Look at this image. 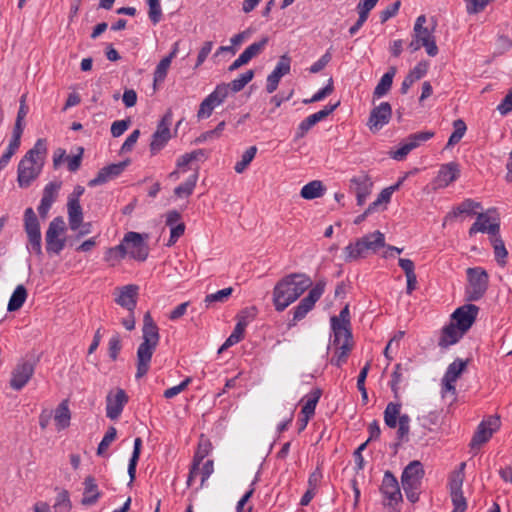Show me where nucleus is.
Instances as JSON below:
<instances>
[{
    "instance_id": "obj_1",
    "label": "nucleus",
    "mask_w": 512,
    "mask_h": 512,
    "mask_svg": "<svg viewBox=\"0 0 512 512\" xmlns=\"http://www.w3.org/2000/svg\"><path fill=\"white\" fill-rule=\"evenodd\" d=\"M311 286V278L304 273H291L284 276L273 288L272 302L275 310L283 312Z\"/></svg>"
},
{
    "instance_id": "obj_2",
    "label": "nucleus",
    "mask_w": 512,
    "mask_h": 512,
    "mask_svg": "<svg viewBox=\"0 0 512 512\" xmlns=\"http://www.w3.org/2000/svg\"><path fill=\"white\" fill-rule=\"evenodd\" d=\"M160 340L159 329L149 312H146L143 319L142 342L136 354V379L144 377L150 368L152 356Z\"/></svg>"
},
{
    "instance_id": "obj_3",
    "label": "nucleus",
    "mask_w": 512,
    "mask_h": 512,
    "mask_svg": "<svg viewBox=\"0 0 512 512\" xmlns=\"http://www.w3.org/2000/svg\"><path fill=\"white\" fill-rule=\"evenodd\" d=\"M47 155L46 139L40 138L33 148L28 150L20 160L17 170V181L21 188H27L39 176Z\"/></svg>"
},
{
    "instance_id": "obj_4",
    "label": "nucleus",
    "mask_w": 512,
    "mask_h": 512,
    "mask_svg": "<svg viewBox=\"0 0 512 512\" xmlns=\"http://www.w3.org/2000/svg\"><path fill=\"white\" fill-rule=\"evenodd\" d=\"M385 247V236L380 231H374L358 238L344 248L345 262H354L366 258L370 252L376 253Z\"/></svg>"
},
{
    "instance_id": "obj_5",
    "label": "nucleus",
    "mask_w": 512,
    "mask_h": 512,
    "mask_svg": "<svg viewBox=\"0 0 512 512\" xmlns=\"http://www.w3.org/2000/svg\"><path fill=\"white\" fill-rule=\"evenodd\" d=\"M468 285L465 289V297L468 301L480 300L488 289L489 276L481 267L467 269Z\"/></svg>"
},
{
    "instance_id": "obj_6",
    "label": "nucleus",
    "mask_w": 512,
    "mask_h": 512,
    "mask_svg": "<svg viewBox=\"0 0 512 512\" xmlns=\"http://www.w3.org/2000/svg\"><path fill=\"white\" fill-rule=\"evenodd\" d=\"M24 230L27 234V249L34 252L37 256H42V239L40 223L34 212L29 207L24 212Z\"/></svg>"
},
{
    "instance_id": "obj_7",
    "label": "nucleus",
    "mask_w": 512,
    "mask_h": 512,
    "mask_svg": "<svg viewBox=\"0 0 512 512\" xmlns=\"http://www.w3.org/2000/svg\"><path fill=\"white\" fill-rule=\"evenodd\" d=\"M326 286L325 280H319L310 289L308 295L304 297L299 304L293 309L292 322L288 324L289 327L296 325V323L306 317V315L314 308L316 302L321 298Z\"/></svg>"
},
{
    "instance_id": "obj_8",
    "label": "nucleus",
    "mask_w": 512,
    "mask_h": 512,
    "mask_svg": "<svg viewBox=\"0 0 512 512\" xmlns=\"http://www.w3.org/2000/svg\"><path fill=\"white\" fill-rule=\"evenodd\" d=\"M427 22V18L425 15H420L417 17L412 37L417 38L424 44V48L429 56L434 57L438 54V47L436 45V40L434 36V31L436 28V21L433 20V24L431 27L424 26Z\"/></svg>"
},
{
    "instance_id": "obj_9",
    "label": "nucleus",
    "mask_w": 512,
    "mask_h": 512,
    "mask_svg": "<svg viewBox=\"0 0 512 512\" xmlns=\"http://www.w3.org/2000/svg\"><path fill=\"white\" fill-rule=\"evenodd\" d=\"M65 231V222L62 217L54 218L48 226L45 234L46 250L48 253L58 255L65 247V239L62 237Z\"/></svg>"
},
{
    "instance_id": "obj_10",
    "label": "nucleus",
    "mask_w": 512,
    "mask_h": 512,
    "mask_svg": "<svg viewBox=\"0 0 512 512\" xmlns=\"http://www.w3.org/2000/svg\"><path fill=\"white\" fill-rule=\"evenodd\" d=\"M172 119V111L168 110L159 121L150 142V152L152 155H156L161 151L171 139L170 125L172 123Z\"/></svg>"
},
{
    "instance_id": "obj_11",
    "label": "nucleus",
    "mask_w": 512,
    "mask_h": 512,
    "mask_svg": "<svg viewBox=\"0 0 512 512\" xmlns=\"http://www.w3.org/2000/svg\"><path fill=\"white\" fill-rule=\"evenodd\" d=\"M500 427V418L498 416H490L488 419L483 420L477 427L470 447L472 450L479 449L484 443H486Z\"/></svg>"
},
{
    "instance_id": "obj_12",
    "label": "nucleus",
    "mask_w": 512,
    "mask_h": 512,
    "mask_svg": "<svg viewBox=\"0 0 512 512\" xmlns=\"http://www.w3.org/2000/svg\"><path fill=\"white\" fill-rule=\"evenodd\" d=\"M479 307L474 304H465L457 308L452 316L451 322L466 333L475 322Z\"/></svg>"
},
{
    "instance_id": "obj_13",
    "label": "nucleus",
    "mask_w": 512,
    "mask_h": 512,
    "mask_svg": "<svg viewBox=\"0 0 512 512\" xmlns=\"http://www.w3.org/2000/svg\"><path fill=\"white\" fill-rule=\"evenodd\" d=\"M124 243H126L131 258L137 261H145L147 259L149 248L141 234L137 232L126 233Z\"/></svg>"
},
{
    "instance_id": "obj_14",
    "label": "nucleus",
    "mask_w": 512,
    "mask_h": 512,
    "mask_svg": "<svg viewBox=\"0 0 512 512\" xmlns=\"http://www.w3.org/2000/svg\"><path fill=\"white\" fill-rule=\"evenodd\" d=\"M128 400L126 392L121 388H118L114 393L109 392L106 397V416L111 420L118 419Z\"/></svg>"
},
{
    "instance_id": "obj_15",
    "label": "nucleus",
    "mask_w": 512,
    "mask_h": 512,
    "mask_svg": "<svg viewBox=\"0 0 512 512\" xmlns=\"http://www.w3.org/2000/svg\"><path fill=\"white\" fill-rule=\"evenodd\" d=\"M391 116V105L388 102H382L371 110L367 125L372 132H377L389 123Z\"/></svg>"
},
{
    "instance_id": "obj_16",
    "label": "nucleus",
    "mask_w": 512,
    "mask_h": 512,
    "mask_svg": "<svg viewBox=\"0 0 512 512\" xmlns=\"http://www.w3.org/2000/svg\"><path fill=\"white\" fill-rule=\"evenodd\" d=\"M139 287L135 284H129L122 287H117L114 294L115 302L124 308L126 311L136 309Z\"/></svg>"
},
{
    "instance_id": "obj_17",
    "label": "nucleus",
    "mask_w": 512,
    "mask_h": 512,
    "mask_svg": "<svg viewBox=\"0 0 512 512\" xmlns=\"http://www.w3.org/2000/svg\"><path fill=\"white\" fill-rule=\"evenodd\" d=\"M34 374V364L30 361L19 362L12 371L10 386L14 390H21Z\"/></svg>"
},
{
    "instance_id": "obj_18",
    "label": "nucleus",
    "mask_w": 512,
    "mask_h": 512,
    "mask_svg": "<svg viewBox=\"0 0 512 512\" xmlns=\"http://www.w3.org/2000/svg\"><path fill=\"white\" fill-rule=\"evenodd\" d=\"M381 492L388 500V505L393 506L402 501V494L396 477L390 471H386L383 476Z\"/></svg>"
},
{
    "instance_id": "obj_19",
    "label": "nucleus",
    "mask_w": 512,
    "mask_h": 512,
    "mask_svg": "<svg viewBox=\"0 0 512 512\" xmlns=\"http://www.w3.org/2000/svg\"><path fill=\"white\" fill-rule=\"evenodd\" d=\"M339 105L340 102L338 101L335 104L327 105L322 110L309 115L299 124L295 138H303L314 125L329 116Z\"/></svg>"
},
{
    "instance_id": "obj_20",
    "label": "nucleus",
    "mask_w": 512,
    "mask_h": 512,
    "mask_svg": "<svg viewBox=\"0 0 512 512\" xmlns=\"http://www.w3.org/2000/svg\"><path fill=\"white\" fill-rule=\"evenodd\" d=\"M290 69L291 58L287 54H284L280 57L274 70L267 77L266 91L273 93L277 89L280 79L289 74Z\"/></svg>"
},
{
    "instance_id": "obj_21",
    "label": "nucleus",
    "mask_w": 512,
    "mask_h": 512,
    "mask_svg": "<svg viewBox=\"0 0 512 512\" xmlns=\"http://www.w3.org/2000/svg\"><path fill=\"white\" fill-rule=\"evenodd\" d=\"M128 161L113 163L101 168L97 176L88 182V186L96 187L118 177L127 167Z\"/></svg>"
},
{
    "instance_id": "obj_22",
    "label": "nucleus",
    "mask_w": 512,
    "mask_h": 512,
    "mask_svg": "<svg viewBox=\"0 0 512 512\" xmlns=\"http://www.w3.org/2000/svg\"><path fill=\"white\" fill-rule=\"evenodd\" d=\"M496 213L495 208L488 209L486 213H478L476 221L472 224L469 229V236H473L478 232L485 233L487 232L490 235L496 236L499 234L500 224L498 222L491 223L487 225L489 222V214Z\"/></svg>"
},
{
    "instance_id": "obj_23",
    "label": "nucleus",
    "mask_w": 512,
    "mask_h": 512,
    "mask_svg": "<svg viewBox=\"0 0 512 512\" xmlns=\"http://www.w3.org/2000/svg\"><path fill=\"white\" fill-rule=\"evenodd\" d=\"M351 188L354 190L357 198V204L362 206L367 197L371 193L373 183L368 174L362 172L361 174L354 176L351 180Z\"/></svg>"
},
{
    "instance_id": "obj_24",
    "label": "nucleus",
    "mask_w": 512,
    "mask_h": 512,
    "mask_svg": "<svg viewBox=\"0 0 512 512\" xmlns=\"http://www.w3.org/2000/svg\"><path fill=\"white\" fill-rule=\"evenodd\" d=\"M460 176L459 164L449 162L441 165L438 174L434 180L436 187L445 188L452 182L456 181Z\"/></svg>"
},
{
    "instance_id": "obj_25",
    "label": "nucleus",
    "mask_w": 512,
    "mask_h": 512,
    "mask_svg": "<svg viewBox=\"0 0 512 512\" xmlns=\"http://www.w3.org/2000/svg\"><path fill=\"white\" fill-rule=\"evenodd\" d=\"M334 338L332 346L336 350L342 352V355H349L353 348L352 333L350 329L339 328L338 325L334 327Z\"/></svg>"
},
{
    "instance_id": "obj_26",
    "label": "nucleus",
    "mask_w": 512,
    "mask_h": 512,
    "mask_svg": "<svg viewBox=\"0 0 512 512\" xmlns=\"http://www.w3.org/2000/svg\"><path fill=\"white\" fill-rule=\"evenodd\" d=\"M60 187L61 184L56 182H50L44 187L42 199L38 206V212L42 218L47 216L52 204L57 199Z\"/></svg>"
},
{
    "instance_id": "obj_27",
    "label": "nucleus",
    "mask_w": 512,
    "mask_h": 512,
    "mask_svg": "<svg viewBox=\"0 0 512 512\" xmlns=\"http://www.w3.org/2000/svg\"><path fill=\"white\" fill-rule=\"evenodd\" d=\"M423 465L420 461L414 460L410 462L403 470L401 475L402 485H421V479L424 476Z\"/></svg>"
},
{
    "instance_id": "obj_28",
    "label": "nucleus",
    "mask_w": 512,
    "mask_h": 512,
    "mask_svg": "<svg viewBox=\"0 0 512 512\" xmlns=\"http://www.w3.org/2000/svg\"><path fill=\"white\" fill-rule=\"evenodd\" d=\"M464 332L452 322L445 325L441 330L438 345L441 348H448L451 345L456 344L463 336Z\"/></svg>"
},
{
    "instance_id": "obj_29",
    "label": "nucleus",
    "mask_w": 512,
    "mask_h": 512,
    "mask_svg": "<svg viewBox=\"0 0 512 512\" xmlns=\"http://www.w3.org/2000/svg\"><path fill=\"white\" fill-rule=\"evenodd\" d=\"M462 485L460 474L456 476L455 480L449 481L450 496L454 505L453 510L456 512H464L467 508V502L462 492Z\"/></svg>"
},
{
    "instance_id": "obj_30",
    "label": "nucleus",
    "mask_w": 512,
    "mask_h": 512,
    "mask_svg": "<svg viewBox=\"0 0 512 512\" xmlns=\"http://www.w3.org/2000/svg\"><path fill=\"white\" fill-rule=\"evenodd\" d=\"M84 492L81 503L85 506L94 505L101 497V492L98 489L96 480L93 476L89 475L84 479Z\"/></svg>"
},
{
    "instance_id": "obj_31",
    "label": "nucleus",
    "mask_w": 512,
    "mask_h": 512,
    "mask_svg": "<svg viewBox=\"0 0 512 512\" xmlns=\"http://www.w3.org/2000/svg\"><path fill=\"white\" fill-rule=\"evenodd\" d=\"M209 443H202L200 442L198 445V449L193 457V462L190 468V472L187 479V485L191 486L192 482L194 481L195 477L198 475L199 466L203 459L208 455L209 453Z\"/></svg>"
},
{
    "instance_id": "obj_32",
    "label": "nucleus",
    "mask_w": 512,
    "mask_h": 512,
    "mask_svg": "<svg viewBox=\"0 0 512 512\" xmlns=\"http://www.w3.org/2000/svg\"><path fill=\"white\" fill-rule=\"evenodd\" d=\"M248 325V321L244 319V316H241V318L238 320L237 324L234 327L233 332L231 335L226 339V341L223 343V345L218 350V353L223 352L224 350L228 349L229 347L237 344L239 341L242 340L244 337V331L246 326Z\"/></svg>"
},
{
    "instance_id": "obj_33",
    "label": "nucleus",
    "mask_w": 512,
    "mask_h": 512,
    "mask_svg": "<svg viewBox=\"0 0 512 512\" xmlns=\"http://www.w3.org/2000/svg\"><path fill=\"white\" fill-rule=\"evenodd\" d=\"M481 208V203L474 201L473 199H465L458 206H456L450 213L445 216L443 226L446 225V222L455 218L461 214L471 215L473 214L475 209Z\"/></svg>"
},
{
    "instance_id": "obj_34",
    "label": "nucleus",
    "mask_w": 512,
    "mask_h": 512,
    "mask_svg": "<svg viewBox=\"0 0 512 512\" xmlns=\"http://www.w3.org/2000/svg\"><path fill=\"white\" fill-rule=\"evenodd\" d=\"M68 222L71 230L75 231L81 227L83 212L80 202H67Z\"/></svg>"
},
{
    "instance_id": "obj_35",
    "label": "nucleus",
    "mask_w": 512,
    "mask_h": 512,
    "mask_svg": "<svg viewBox=\"0 0 512 512\" xmlns=\"http://www.w3.org/2000/svg\"><path fill=\"white\" fill-rule=\"evenodd\" d=\"M325 191L326 188L320 180H313L302 187L300 196L306 200H313L322 197Z\"/></svg>"
},
{
    "instance_id": "obj_36",
    "label": "nucleus",
    "mask_w": 512,
    "mask_h": 512,
    "mask_svg": "<svg viewBox=\"0 0 512 512\" xmlns=\"http://www.w3.org/2000/svg\"><path fill=\"white\" fill-rule=\"evenodd\" d=\"M54 420L57 430H63L70 425L71 412L69 410L68 401L63 400L56 408Z\"/></svg>"
},
{
    "instance_id": "obj_37",
    "label": "nucleus",
    "mask_w": 512,
    "mask_h": 512,
    "mask_svg": "<svg viewBox=\"0 0 512 512\" xmlns=\"http://www.w3.org/2000/svg\"><path fill=\"white\" fill-rule=\"evenodd\" d=\"M269 38L264 36L258 42H254L249 45L239 56L241 57V61L247 64L251 59L258 56L263 52L266 45L268 44Z\"/></svg>"
},
{
    "instance_id": "obj_38",
    "label": "nucleus",
    "mask_w": 512,
    "mask_h": 512,
    "mask_svg": "<svg viewBox=\"0 0 512 512\" xmlns=\"http://www.w3.org/2000/svg\"><path fill=\"white\" fill-rule=\"evenodd\" d=\"M396 68L391 67L380 79L379 83L374 89L373 96L380 98L388 93L393 83V77L395 76Z\"/></svg>"
},
{
    "instance_id": "obj_39",
    "label": "nucleus",
    "mask_w": 512,
    "mask_h": 512,
    "mask_svg": "<svg viewBox=\"0 0 512 512\" xmlns=\"http://www.w3.org/2000/svg\"><path fill=\"white\" fill-rule=\"evenodd\" d=\"M492 246H493V252L496 262L500 267H505L507 264V257H508V251L505 247L504 241L502 238L497 234L494 236V238L491 240Z\"/></svg>"
},
{
    "instance_id": "obj_40",
    "label": "nucleus",
    "mask_w": 512,
    "mask_h": 512,
    "mask_svg": "<svg viewBox=\"0 0 512 512\" xmlns=\"http://www.w3.org/2000/svg\"><path fill=\"white\" fill-rule=\"evenodd\" d=\"M321 394L322 391L319 388H316L306 396L305 403L301 409L302 416L312 417L315 414V409Z\"/></svg>"
},
{
    "instance_id": "obj_41",
    "label": "nucleus",
    "mask_w": 512,
    "mask_h": 512,
    "mask_svg": "<svg viewBox=\"0 0 512 512\" xmlns=\"http://www.w3.org/2000/svg\"><path fill=\"white\" fill-rule=\"evenodd\" d=\"M401 404L399 402H390L384 410V422L389 428H395L399 421Z\"/></svg>"
},
{
    "instance_id": "obj_42",
    "label": "nucleus",
    "mask_w": 512,
    "mask_h": 512,
    "mask_svg": "<svg viewBox=\"0 0 512 512\" xmlns=\"http://www.w3.org/2000/svg\"><path fill=\"white\" fill-rule=\"evenodd\" d=\"M27 298V290L23 285H18L13 294L10 297L9 303H8V311H17L19 310Z\"/></svg>"
},
{
    "instance_id": "obj_43",
    "label": "nucleus",
    "mask_w": 512,
    "mask_h": 512,
    "mask_svg": "<svg viewBox=\"0 0 512 512\" xmlns=\"http://www.w3.org/2000/svg\"><path fill=\"white\" fill-rule=\"evenodd\" d=\"M198 177V171H195L183 184L174 189V194L179 198L190 196L197 184Z\"/></svg>"
},
{
    "instance_id": "obj_44",
    "label": "nucleus",
    "mask_w": 512,
    "mask_h": 512,
    "mask_svg": "<svg viewBox=\"0 0 512 512\" xmlns=\"http://www.w3.org/2000/svg\"><path fill=\"white\" fill-rule=\"evenodd\" d=\"M410 371V363H406L405 365L396 364L395 369L392 373V379L390 382L391 390L396 399L399 398V383L402 381L403 372Z\"/></svg>"
},
{
    "instance_id": "obj_45",
    "label": "nucleus",
    "mask_w": 512,
    "mask_h": 512,
    "mask_svg": "<svg viewBox=\"0 0 512 512\" xmlns=\"http://www.w3.org/2000/svg\"><path fill=\"white\" fill-rule=\"evenodd\" d=\"M141 446H142V439L137 437L134 440V449H133V453H132V456L130 458L129 465H128V474H129V478H130L129 485H131L134 482L135 477H136V466H137V463H138V460L140 457Z\"/></svg>"
},
{
    "instance_id": "obj_46",
    "label": "nucleus",
    "mask_w": 512,
    "mask_h": 512,
    "mask_svg": "<svg viewBox=\"0 0 512 512\" xmlns=\"http://www.w3.org/2000/svg\"><path fill=\"white\" fill-rule=\"evenodd\" d=\"M233 292L232 287L224 288L215 293H211L206 295L204 298V303L206 308H210L214 303H224L228 300Z\"/></svg>"
},
{
    "instance_id": "obj_47",
    "label": "nucleus",
    "mask_w": 512,
    "mask_h": 512,
    "mask_svg": "<svg viewBox=\"0 0 512 512\" xmlns=\"http://www.w3.org/2000/svg\"><path fill=\"white\" fill-rule=\"evenodd\" d=\"M468 361L462 359H456L447 368L444 377H447L449 381H457L462 372L467 367Z\"/></svg>"
},
{
    "instance_id": "obj_48",
    "label": "nucleus",
    "mask_w": 512,
    "mask_h": 512,
    "mask_svg": "<svg viewBox=\"0 0 512 512\" xmlns=\"http://www.w3.org/2000/svg\"><path fill=\"white\" fill-rule=\"evenodd\" d=\"M454 131L450 135L446 148L452 147L460 142V140L465 135L467 130V126L462 119H457L453 122Z\"/></svg>"
},
{
    "instance_id": "obj_49",
    "label": "nucleus",
    "mask_w": 512,
    "mask_h": 512,
    "mask_svg": "<svg viewBox=\"0 0 512 512\" xmlns=\"http://www.w3.org/2000/svg\"><path fill=\"white\" fill-rule=\"evenodd\" d=\"M257 153V147L256 146H251L249 147L241 156V160L238 161L235 166H234V170L237 172V173H243L246 168L249 166V164L252 162V160L254 159L255 155Z\"/></svg>"
},
{
    "instance_id": "obj_50",
    "label": "nucleus",
    "mask_w": 512,
    "mask_h": 512,
    "mask_svg": "<svg viewBox=\"0 0 512 512\" xmlns=\"http://www.w3.org/2000/svg\"><path fill=\"white\" fill-rule=\"evenodd\" d=\"M254 77L253 70H247L245 73L241 74L238 78L232 80L229 85V90L231 89L233 92L241 91Z\"/></svg>"
},
{
    "instance_id": "obj_51",
    "label": "nucleus",
    "mask_w": 512,
    "mask_h": 512,
    "mask_svg": "<svg viewBox=\"0 0 512 512\" xmlns=\"http://www.w3.org/2000/svg\"><path fill=\"white\" fill-rule=\"evenodd\" d=\"M336 324H338L339 328L350 329V312L349 307L346 305L341 311L339 316L331 317V328L334 332V327L336 328Z\"/></svg>"
},
{
    "instance_id": "obj_52",
    "label": "nucleus",
    "mask_w": 512,
    "mask_h": 512,
    "mask_svg": "<svg viewBox=\"0 0 512 512\" xmlns=\"http://www.w3.org/2000/svg\"><path fill=\"white\" fill-rule=\"evenodd\" d=\"M116 436H117L116 428L109 427L108 430L106 431L103 439L101 440V442L98 445L97 454L103 455L107 451V449L109 448L111 443L116 439Z\"/></svg>"
},
{
    "instance_id": "obj_53",
    "label": "nucleus",
    "mask_w": 512,
    "mask_h": 512,
    "mask_svg": "<svg viewBox=\"0 0 512 512\" xmlns=\"http://www.w3.org/2000/svg\"><path fill=\"white\" fill-rule=\"evenodd\" d=\"M54 507L61 512H69L71 510L72 504L67 490L63 489L58 493Z\"/></svg>"
},
{
    "instance_id": "obj_54",
    "label": "nucleus",
    "mask_w": 512,
    "mask_h": 512,
    "mask_svg": "<svg viewBox=\"0 0 512 512\" xmlns=\"http://www.w3.org/2000/svg\"><path fill=\"white\" fill-rule=\"evenodd\" d=\"M258 481V477L256 476L254 480L251 483L250 489L242 496V498L238 501L236 510L237 512H251L252 506H249L245 508L246 503L249 501V499L252 497V495L255 492V484Z\"/></svg>"
},
{
    "instance_id": "obj_55",
    "label": "nucleus",
    "mask_w": 512,
    "mask_h": 512,
    "mask_svg": "<svg viewBox=\"0 0 512 512\" xmlns=\"http://www.w3.org/2000/svg\"><path fill=\"white\" fill-rule=\"evenodd\" d=\"M334 91L333 80L330 78L327 85L315 93L310 99L303 100V103L309 104L323 100Z\"/></svg>"
},
{
    "instance_id": "obj_56",
    "label": "nucleus",
    "mask_w": 512,
    "mask_h": 512,
    "mask_svg": "<svg viewBox=\"0 0 512 512\" xmlns=\"http://www.w3.org/2000/svg\"><path fill=\"white\" fill-rule=\"evenodd\" d=\"M171 65V62L168 58H163L154 71V83L163 82L166 78L168 69Z\"/></svg>"
},
{
    "instance_id": "obj_57",
    "label": "nucleus",
    "mask_w": 512,
    "mask_h": 512,
    "mask_svg": "<svg viewBox=\"0 0 512 512\" xmlns=\"http://www.w3.org/2000/svg\"><path fill=\"white\" fill-rule=\"evenodd\" d=\"M122 349L121 337L118 333L114 334L108 343V353L109 357L115 361L118 358V355Z\"/></svg>"
},
{
    "instance_id": "obj_58",
    "label": "nucleus",
    "mask_w": 512,
    "mask_h": 512,
    "mask_svg": "<svg viewBox=\"0 0 512 512\" xmlns=\"http://www.w3.org/2000/svg\"><path fill=\"white\" fill-rule=\"evenodd\" d=\"M413 149H415V144L410 143L408 139H406L398 149L390 152V156L393 159L400 161L403 160Z\"/></svg>"
},
{
    "instance_id": "obj_59",
    "label": "nucleus",
    "mask_w": 512,
    "mask_h": 512,
    "mask_svg": "<svg viewBox=\"0 0 512 512\" xmlns=\"http://www.w3.org/2000/svg\"><path fill=\"white\" fill-rule=\"evenodd\" d=\"M147 3L149 6V19L152 21L153 24L159 23L162 18V10L159 0H147Z\"/></svg>"
},
{
    "instance_id": "obj_60",
    "label": "nucleus",
    "mask_w": 512,
    "mask_h": 512,
    "mask_svg": "<svg viewBox=\"0 0 512 512\" xmlns=\"http://www.w3.org/2000/svg\"><path fill=\"white\" fill-rule=\"evenodd\" d=\"M25 123L21 120H15V124L12 131V137L9 144L19 148L21 144V137L24 131Z\"/></svg>"
},
{
    "instance_id": "obj_61",
    "label": "nucleus",
    "mask_w": 512,
    "mask_h": 512,
    "mask_svg": "<svg viewBox=\"0 0 512 512\" xmlns=\"http://www.w3.org/2000/svg\"><path fill=\"white\" fill-rule=\"evenodd\" d=\"M228 94L229 85H226V83H221L216 86L214 91L210 93L209 96L213 98L216 101V103H219L221 105L228 97Z\"/></svg>"
},
{
    "instance_id": "obj_62",
    "label": "nucleus",
    "mask_w": 512,
    "mask_h": 512,
    "mask_svg": "<svg viewBox=\"0 0 512 512\" xmlns=\"http://www.w3.org/2000/svg\"><path fill=\"white\" fill-rule=\"evenodd\" d=\"M468 14H477L485 9L489 0H465Z\"/></svg>"
},
{
    "instance_id": "obj_63",
    "label": "nucleus",
    "mask_w": 512,
    "mask_h": 512,
    "mask_svg": "<svg viewBox=\"0 0 512 512\" xmlns=\"http://www.w3.org/2000/svg\"><path fill=\"white\" fill-rule=\"evenodd\" d=\"M434 136V132L432 131H420L413 133L407 137L410 143L415 144V148H417L421 143L428 141Z\"/></svg>"
},
{
    "instance_id": "obj_64",
    "label": "nucleus",
    "mask_w": 512,
    "mask_h": 512,
    "mask_svg": "<svg viewBox=\"0 0 512 512\" xmlns=\"http://www.w3.org/2000/svg\"><path fill=\"white\" fill-rule=\"evenodd\" d=\"M497 110L501 115H507L512 111V87L501 103L497 106Z\"/></svg>"
}]
</instances>
